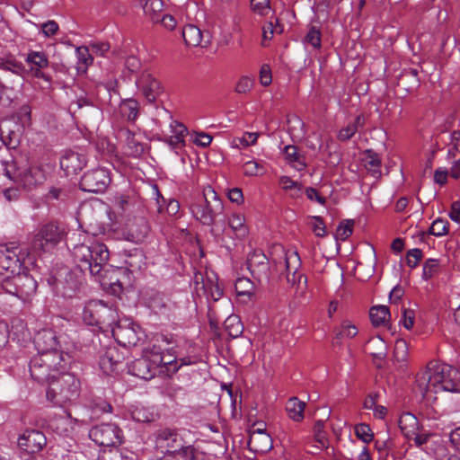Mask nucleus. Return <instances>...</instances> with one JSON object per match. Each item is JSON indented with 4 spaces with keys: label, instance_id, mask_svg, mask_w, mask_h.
Instances as JSON below:
<instances>
[{
    "label": "nucleus",
    "instance_id": "16",
    "mask_svg": "<svg viewBox=\"0 0 460 460\" xmlns=\"http://www.w3.org/2000/svg\"><path fill=\"white\" fill-rule=\"evenodd\" d=\"M45 435L39 430H26L18 438V446L29 454L39 452L46 445Z\"/></svg>",
    "mask_w": 460,
    "mask_h": 460
},
{
    "label": "nucleus",
    "instance_id": "8",
    "mask_svg": "<svg viewBox=\"0 0 460 460\" xmlns=\"http://www.w3.org/2000/svg\"><path fill=\"white\" fill-rule=\"evenodd\" d=\"M65 228L57 222H49L41 226L32 238L31 246L33 252H47L55 247L64 237Z\"/></svg>",
    "mask_w": 460,
    "mask_h": 460
},
{
    "label": "nucleus",
    "instance_id": "30",
    "mask_svg": "<svg viewBox=\"0 0 460 460\" xmlns=\"http://www.w3.org/2000/svg\"><path fill=\"white\" fill-rule=\"evenodd\" d=\"M369 316L373 325H385L390 318L389 308L386 305L372 306L369 311Z\"/></svg>",
    "mask_w": 460,
    "mask_h": 460
},
{
    "label": "nucleus",
    "instance_id": "52",
    "mask_svg": "<svg viewBox=\"0 0 460 460\" xmlns=\"http://www.w3.org/2000/svg\"><path fill=\"white\" fill-rule=\"evenodd\" d=\"M251 9L257 14L264 16L270 9V0H251Z\"/></svg>",
    "mask_w": 460,
    "mask_h": 460
},
{
    "label": "nucleus",
    "instance_id": "29",
    "mask_svg": "<svg viewBox=\"0 0 460 460\" xmlns=\"http://www.w3.org/2000/svg\"><path fill=\"white\" fill-rule=\"evenodd\" d=\"M140 104L135 99H127L120 102L119 111L128 121H135L139 114Z\"/></svg>",
    "mask_w": 460,
    "mask_h": 460
},
{
    "label": "nucleus",
    "instance_id": "36",
    "mask_svg": "<svg viewBox=\"0 0 460 460\" xmlns=\"http://www.w3.org/2000/svg\"><path fill=\"white\" fill-rule=\"evenodd\" d=\"M366 167L371 172L372 176L378 178L381 175L380 165L381 159L373 150L366 151Z\"/></svg>",
    "mask_w": 460,
    "mask_h": 460
},
{
    "label": "nucleus",
    "instance_id": "35",
    "mask_svg": "<svg viewBox=\"0 0 460 460\" xmlns=\"http://www.w3.org/2000/svg\"><path fill=\"white\" fill-rule=\"evenodd\" d=\"M224 326L226 332L232 338L239 337L243 332V325L240 318L235 314L229 315L226 319Z\"/></svg>",
    "mask_w": 460,
    "mask_h": 460
},
{
    "label": "nucleus",
    "instance_id": "11",
    "mask_svg": "<svg viewBox=\"0 0 460 460\" xmlns=\"http://www.w3.org/2000/svg\"><path fill=\"white\" fill-rule=\"evenodd\" d=\"M156 447L164 455L181 453L186 447L181 436L175 430L168 428L158 429L155 433Z\"/></svg>",
    "mask_w": 460,
    "mask_h": 460
},
{
    "label": "nucleus",
    "instance_id": "7",
    "mask_svg": "<svg viewBox=\"0 0 460 460\" xmlns=\"http://www.w3.org/2000/svg\"><path fill=\"white\" fill-rule=\"evenodd\" d=\"M204 205H195L192 212L203 225L211 226L217 216L222 214L224 205L217 193L210 186L203 190Z\"/></svg>",
    "mask_w": 460,
    "mask_h": 460
},
{
    "label": "nucleus",
    "instance_id": "49",
    "mask_svg": "<svg viewBox=\"0 0 460 460\" xmlns=\"http://www.w3.org/2000/svg\"><path fill=\"white\" fill-rule=\"evenodd\" d=\"M160 460H195L194 449L190 447L178 454L164 455Z\"/></svg>",
    "mask_w": 460,
    "mask_h": 460
},
{
    "label": "nucleus",
    "instance_id": "56",
    "mask_svg": "<svg viewBox=\"0 0 460 460\" xmlns=\"http://www.w3.org/2000/svg\"><path fill=\"white\" fill-rule=\"evenodd\" d=\"M163 349V355L165 357V361H171V363L169 364H162V366H170V367H172L173 366V368H172V371L173 372H176L178 371V369L180 368V367H178V363H177V360H176V355H175V351L173 349V348H170V349Z\"/></svg>",
    "mask_w": 460,
    "mask_h": 460
},
{
    "label": "nucleus",
    "instance_id": "21",
    "mask_svg": "<svg viewBox=\"0 0 460 460\" xmlns=\"http://www.w3.org/2000/svg\"><path fill=\"white\" fill-rule=\"evenodd\" d=\"M182 37L186 45L190 47H207L210 43L209 32H202L200 29L193 24H188L182 29Z\"/></svg>",
    "mask_w": 460,
    "mask_h": 460
},
{
    "label": "nucleus",
    "instance_id": "26",
    "mask_svg": "<svg viewBox=\"0 0 460 460\" xmlns=\"http://www.w3.org/2000/svg\"><path fill=\"white\" fill-rule=\"evenodd\" d=\"M249 448L256 453H266L272 448V438L267 432L251 431Z\"/></svg>",
    "mask_w": 460,
    "mask_h": 460
},
{
    "label": "nucleus",
    "instance_id": "42",
    "mask_svg": "<svg viewBox=\"0 0 460 460\" xmlns=\"http://www.w3.org/2000/svg\"><path fill=\"white\" fill-rule=\"evenodd\" d=\"M127 146L130 150V155L138 157L142 155L145 152V146L135 139L134 135L130 131H127Z\"/></svg>",
    "mask_w": 460,
    "mask_h": 460
},
{
    "label": "nucleus",
    "instance_id": "20",
    "mask_svg": "<svg viewBox=\"0 0 460 460\" xmlns=\"http://www.w3.org/2000/svg\"><path fill=\"white\" fill-rule=\"evenodd\" d=\"M140 328H137L132 324L122 325L117 324L112 328L113 336L123 346H136L140 341Z\"/></svg>",
    "mask_w": 460,
    "mask_h": 460
},
{
    "label": "nucleus",
    "instance_id": "2",
    "mask_svg": "<svg viewBox=\"0 0 460 460\" xmlns=\"http://www.w3.org/2000/svg\"><path fill=\"white\" fill-rule=\"evenodd\" d=\"M71 245L73 246L74 260L81 272L88 271L101 285L112 284L105 281L110 252L104 243L96 241H89L88 243L84 241L83 243H71Z\"/></svg>",
    "mask_w": 460,
    "mask_h": 460
},
{
    "label": "nucleus",
    "instance_id": "44",
    "mask_svg": "<svg viewBox=\"0 0 460 460\" xmlns=\"http://www.w3.org/2000/svg\"><path fill=\"white\" fill-rule=\"evenodd\" d=\"M353 224L354 222L352 220L341 221L336 230V238L341 241H345L348 237H349L353 232Z\"/></svg>",
    "mask_w": 460,
    "mask_h": 460
},
{
    "label": "nucleus",
    "instance_id": "3",
    "mask_svg": "<svg viewBox=\"0 0 460 460\" xmlns=\"http://www.w3.org/2000/svg\"><path fill=\"white\" fill-rule=\"evenodd\" d=\"M69 358L68 354H37L29 364L31 376L36 382L48 385L62 369H66Z\"/></svg>",
    "mask_w": 460,
    "mask_h": 460
},
{
    "label": "nucleus",
    "instance_id": "19",
    "mask_svg": "<svg viewBox=\"0 0 460 460\" xmlns=\"http://www.w3.org/2000/svg\"><path fill=\"white\" fill-rule=\"evenodd\" d=\"M25 61L31 65L30 71L34 77L43 79L48 83L51 82V76L42 71L49 66V59L44 52L31 51Z\"/></svg>",
    "mask_w": 460,
    "mask_h": 460
},
{
    "label": "nucleus",
    "instance_id": "14",
    "mask_svg": "<svg viewBox=\"0 0 460 460\" xmlns=\"http://www.w3.org/2000/svg\"><path fill=\"white\" fill-rule=\"evenodd\" d=\"M136 85L149 103L155 102L163 93L161 83L147 70L142 71L139 76H137Z\"/></svg>",
    "mask_w": 460,
    "mask_h": 460
},
{
    "label": "nucleus",
    "instance_id": "18",
    "mask_svg": "<svg viewBox=\"0 0 460 460\" xmlns=\"http://www.w3.org/2000/svg\"><path fill=\"white\" fill-rule=\"evenodd\" d=\"M149 232V226L145 217H135L130 220L124 232L125 237L128 241L132 243H141L146 237Z\"/></svg>",
    "mask_w": 460,
    "mask_h": 460
},
{
    "label": "nucleus",
    "instance_id": "40",
    "mask_svg": "<svg viewBox=\"0 0 460 460\" xmlns=\"http://www.w3.org/2000/svg\"><path fill=\"white\" fill-rule=\"evenodd\" d=\"M0 68L5 71H11L22 77L27 73L24 66L15 59L2 60L0 62Z\"/></svg>",
    "mask_w": 460,
    "mask_h": 460
},
{
    "label": "nucleus",
    "instance_id": "15",
    "mask_svg": "<svg viewBox=\"0 0 460 460\" xmlns=\"http://www.w3.org/2000/svg\"><path fill=\"white\" fill-rule=\"evenodd\" d=\"M300 264V257L296 252H292L286 255L285 268L287 282L291 286L296 285L298 288H300L302 284L305 287L307 283V278L298 271Z\"/></svg>",
    "mask_w": 460,
    "mask_h": 460
},
{
    "label": "nucleus",
    "instance_id": "58",
    "mask_svg": "<svg viewBox=\"0 0 460 460\" xmlns=\"http://www.w3.org/2000/svg\"><path fill=\"white\" fill-rule=\"evenodd\" d=\"M102 460H133L128 456L123 454L118 449L110 450L108 453H103L101 456Z\"/></svg>",
    "mask_w": 460,
    "mask_h": 460
},
{
    "label": "nucleus",
    "instance_id": "45",
    "mask_svg": "<svg viewBox=\"0 0 460 460\" xmlns=\"http://www.w3.org/2000/svg\"><path fill=\"white\" fill-rule=\"evenodd\" d=\"M305 43L311 45L314 49H320L321 48V31L319 29H316L315 27H311L306 33L305 40Z\"/></svg>",
    "mask_w": 460,
    "mask_h": 460
},
{
    "label": "nucleus",
    "instance_id": "50",
    "mask_svg": "<svg viewBox=\"0 0 460 460\" xmlns=\"http://www.w3.org/2000/svg\"><path fill=\"white\" fill-rule=\"evenodd\" d=\"M0 137L8 149H14L19 145L18 135L13 130H9L7 135H4V131L0 128Z\"/></svg>",
    "mask_w": 460,
    "mask_h": 460
},
{
    "label": "nucleus",
    "instance_id": "10",
    "mask_svg": "<svg viewBox=\"0 0 460 460\" xmlns=\"http://www.w3.org/2000/svg\"><path fill=\"white\" fill-rule=\"evenodd\" d=\"M110 172L105 168L87 171L81 178L79 186L84 192L102 193L111 183Z\"/></svg>",
    "mask_w": 460,
    "mask_h": 460
},
{
    "label": "nucleus",
    "instance_id": "34",
    "mask_svg": "<svg viewBox=\"0 0 460 460\" xmlns=\"http://www.w3.org/2000/svg\"><path fill=\"white\" fill-rule=\"evenodd\" d=\"M234 289L238 297L245 296L248 300H252L254 296L253 284L247 278H239L235 281Z\"/></svg>",
    "mask_w": 460,
    "mask_h": 460
},
{
    "label": "nucleus",
    "instance_id": "6",
    "mask_svg": "<svg viewBox=\"0 0 460 460\" xmlns=\"http://www.w3.org/2000/svg\"><path fill=\"white\" fill-rule=\"evenodd\" d=\"M83 320L88 325L111 327L117 321V313L102 301L92 300L84 307Z\"/></svg>",
    "mask_w": 460,
    "mask_h": 460
},
{
    "label": "nucleus",
    "instance_id": "57",
    "mask_svg": "<svg viewBox=\"0 0 460 460\" xmlns=\"http://www.w3.org/2000/svg\"><path fill=\"white\" fill-rule=\"evenodd\" d=\"M433 437V434H430V433H426V432H422V433H412V437H409L410 439L413 440L414 444L419 447H421L422 446L428 444L430 439L432 438Z\"/></svg>",
    "mask_w": 460,
    "mask_h": 460
},
{
    "label": "nucleus",
    "instance_id": "47",
    "mask_svg": "<svg viewBox=\"0 0 460 460\" xmlns=\"http://www.w3.org/2000/svg\"><path fill=\"white\" fill-rule=\"evenodd\" d=\"M243 172L247 176H257L262 175L265 172V169L261 164L252 160L243 164Z\"/></svg>",
    "mask_w": 460,
    "mask_h": 460
},
{
    "label": "nucleus",
    "instance_id": "27",
    "mask_svg": "<svg viewBox=\"0 0 460 460\" xmlns=\"http://www.w3.org/2000/svg\"><path fill=\"white\" fill-rule=\"evenodd\" d=\"M81 281L76 278L73 272H67L64 281L59 280L57 288L61 293L62 296L70 298L79 289Z\"/></svg>",
    "mask_w": 460,
    "mask_h": 460
},
{
    "label": "nucleus",
    "instance_id": "61",
    "mask_svg": "<svg viewBox=\"0 0 460 460\" xmlns=\"http://www.w3.org/2000/svg\"><path fill=\"white\" fill-rule=\"evenodd\" d=\"M356 132V127L348 124L346 127L342 128L339 131L338 139L341 141H347L350 139L355 135Z\"/></svg>",
    "mask_w": 460,
    "mask_h": 460
},
{
    "label": "nucleus",
    "instance_id": "51",
    "mask_svg": "<svg viewBox=\"0 0 460 460\" xmlns=\"http://www.w3.org/2000/svg\"><path fill=\"white\" fill-rule=\"evenodd\" d=\"M1 289L10 295L18 297V288L16 286V275L5 278L1 282Z\"/></svg>",
    "mask_w": 460,
    "mask_h": 460
},
{
    "label": "nucleus",
    "instance_id": "1",
    "mask_svg": "<svg viewBox=\"0 0 460 460\" xmlns=\"http://www.w3.org/2000/svg\"><path fill=\"white\" fill-rule=\"evenodd\" d=\"M415 383L423 397L429 393H455L459 391L460 373L449 365L430 361L417 374Z\"/></svg>",
    "mask_w": 460,
    "mask_h": 460
},
{
    "label": "nucleus",
    "instance_id": "32",
    "mask_svg": "<svg viewBox=\"0 0 460 460\" xmlns=\"http://www.w3.org/2000/svg\"><path fill=\"white\" fill-rule=\"evenodd\" d=\"M283 152L289 163L296 164V165H295V168L297 171H302L306 167L305 156L298 153L297 147L296 146H286L284 147Z\"/></svg>",
    "mask_w": 460,
    "mask_h": 460
},
{
    "label": "nucleus",
    "instance_id": "33",
    "mask_svg": "<svg viewBox=\"0 0 460 460\" xmlns=\"http://www.w3.org/2000/svg\"><path fill=\"white\" fill-rule=\"evenodd\" d=\"M163 6L162 0H147L143 5V11L154 22H159Z\"/></svg>",
    "mask_w": 460,
    "mask_h": 460
},
{
    "label": "nucleus",
    "instance_id": "53",
    "mask_svg": "<svg viewBox=\"0 0 460 460\" xmlns=\"http://www.w3.org/2000/svg\"><path fill=\"white\" fill-rule=\"evenodd\" d=\"M423 252L420 249L414 248L409 250L406 254V263L411 268H415L421 261Z\"/></svg>",
    "mask_w": 460,
    "mask_h": 460
},
{
    "label": "nucleus",
    "instance_id": "28",
    "mask_svg": "<svg viewBox=\"0 0 460 460\" xmlns=\"http://www.w3.org/2000/svg\"><path fill=\"white\" fill-rule=\"evenodd\" d=\"M305 403L296 397H292L286 403V411L288 417L294 421L299 422L304 419Z\"/></svg>",
    "mask_w": 460,
    "mask_h": 460
},
{
    "label": "nucleus",
    "instance_id": "54",
    "mask_svg": "<svg viewBox=\"0 0 460 460\" xmlns=\"http://www.w3.org/2000/svg\"><path fill=\"white\" fill-rule=\"evenodd\" d=\"M252 86L253 80L247 75H243L238 80L234 90L237 93H246L252 90Z\"/></svg>",
    "mask_w": 460,
    "mask_h": 460
},
{
    "label": "nucleus",
    "instance_id": "63",
    "mask_svg": "<svg viewBox=\"0 0 460 460\" xmlns=\"http://www.w3.org/2000/svg\"><path fill=\"white\" fill-rule=\"evenodd\" d=\"M126 68L131 73H137L141 66L140 60L134 57L129 56L125 61Z\"/></svg>",
    "mask_w": 460,
    "mask_h": 460
},
{
    "label": "nucleus",
    "instance_id": "5",
    "mask_svg": "<svg viewBox=\"0 0 460 460\" xmlns=\"http://www.w3.org/2000/svg\"><path fill=\"white\" fill-rule=\"evenodd\" d=\"M163 355L161 345L153 344L151 348L144 349L142 356L128 364V373L145 380H150L156 375L162 364H169Z\"/></svg>",
    "mask_w": 460,
    "mask_h": 460
},
{
    "label": "nucleus",
    "instance_id": "31",
    "mask_svg": "<svg viewBox=\"0 0 460 460\" xmlns=\"http://www.w3.org/2000/svg\"><path fill=\"white\" fill-rule=\"evenodd\" d=\"M245 219L242 214H233L229 220L228 225L237 238H243L248 234L247 226L244 224Z\"/></svg>",
    "mask_w": 460,
    "mask_h": 460
},
{
    "label": "nucleus",
    "instance_id": "23",
    "mask_svg": "<svg viewBox=\"0 0 460 460\" xmlns=\"http://www.w3.org/2000/svg\"><path fill=\"white\" fill-rule=\"evenodd\" d=\"M0 269L12 275H16L24 270L22 262L13 250L7 247H0Z\"/></svg>",
    "mask_w": 460,
    "mask_h": 460
},
{
    "label": "nucleus",
    "instance_id": "46",
    "mask_svg": "<svg viewBox=\"0 0 460 460\" xmlns=\"http://www.w3.org/2000/svg\"><path fill=\"white\" fill-rule=\"evenodd\" d=\"M358 334V328L349 322H343L341 330L336 332L335 340L342 338H353Z\"/></svg>",
    "mask_w": 460,
    "mask_h": 460
},
{
    "label": "nucleus",
    "instance_id": "43",
    "mask_svg": "<svg viewBox=\"0 0 460 460\" xmlns=\"http://www.w3.org/2000/svg\"><path fill=\"white\" fill-rule=\"evenodd\" d=\"M439 261L436 259H428L423 265L422 278L429 279L439 271Z\"/></svg>",
    "mask_w": 460,
    "mask_h": 460
},
{
    "label": "nucleus",
    "instance_id": "9",
    "mask_svg": "<svg viewBox=\"0 0 460 460\" xmlns=\"http://www.w3.org/2000/svg\"><path fill=\"white\" fill-rule=\"evenodd\" d=\"M89 437L100 447H117L122 443V431L114 423H102L93 427Z\"/></svg>",
    "mask_w": 460,
    "mask_h": 460
},
{
    "label": "nucleus",
    "instance_id": "22",
    "mask_svg": "<svg viewBox=\"0 0 460 460\" xmlns=\"http://www.w3.org/2000/svg\"><path fill=\"white\" fill-rule=\"evenodd\" d=\"M123 359V355L116 347H109L100 357L99 365L103 373L111 375L117 371Z\"/></svg>",
    "mask_w": 460,
    "mask_h": 460
},
{
    "label": "nucleus",
    "instance_id": "37",
    "mask_svg": "<svg viewBox=\"0 0 460 460\" xmlns=\"http://www.w3.org/2000/svg\"><path fill=\"white\" fill-rule=\"evenodd\" d=\"M89 47L81 46L77 47L75 49L76 57L78 59L77 62V70L85 72L87 67L93 63V58L90 54Z\"/></svg>",
    "mask_w": 460,
    "mask_h": 460
},
{
    "label": "nucleus",
    "instance_id": "64",
    "mask_svg": "<svg viewBox=\"0 0 460 460\" xmlns=\"http://www.w3.org/2000/svg\"><path fill=\"white\" fill-rule=\"evenodd\" d=\"M42 33L46 37L52 36L57 33L58 25L55 21H48L41 25Z\"/></svg>",
    "mask_w": 460,
    "mask_h": 460
},
{
    "label": "nucleus",
    "instance_id": "39",
    "mask_svg": "<svg viewBox=\"0 0 460 460\" xmlns=\"http://www.w3.org/2000/svg\"><path fill=\"white\" fill-rule=\"evenodd\" d=\"M323 428H324V422H323V420H321L315 421L314 428H313L314 438L315 442L318 444V445L314 446V447L317 450H321L327 447L326 434L323 430Z\"/></svg>",
    "mask_w": 460,
    "mask_h": 460
},
{
    "label": "nucleus",
    "instance_id": "13",
    "mask_svg": "<svg viewBox=\"0 0 460 460\" xmlns=\"http://www.w3.org/2000/svg\"><path fill=\"white\" fill-rule=\"evenodd\" d=\"M38 354H66L60 350V343L55 331L49 328L40 330L33 339Z\"/></svg>",
    "mask_w": 460,
    "mask_h": 460
},
{
    "label": "nucleus",
    "instance_id": "41",
    "mask_svg": "<svg viewBox=\"0 0 460 460\" xmlns=\"http://www.w3.org/2000/svg\"><path fill=\"white\" fill-rule=\"evenodd\" d=\"M356 437L362 442L368 444L374 438V433L370 426L367 423L357 424L354 428Z\"/></svg>",
    "mask_w": 460,
    "mask_h": 460
},
{
    "label": "nucleus",
    "instance_id": "48",
    "mask_svg": "<svg viewBox=\"0 0 460 460\" xmlns=\"http://www.w3.org/2000/svg\"><path fill=\"white\" fill-rule=\"evenodd\" d=\"M448 226L449 223L447 220L438 218L435 221H433L429 228V233L436 236H442L447 234Z\"/></svg>",
    "mask_w": 460,
    "mask_h": 460
},
{
    "label": "nucleus",
    "instance_id": "4",
    "mask_svg": "<svg viewBox=\"0 0 460 460\" xmlns=\"http://www.w3.org/2000/svg\"><path fill=\"white\" fill-rule=\"evenodd\" d=\"M80 389L79 379L74 374L62 369L47 385L46 396L55 405L63 406L75 402L79 397Z\"/></svg>",
    "mask_w": 460,
    "mask_h": 460
},
{
    "label": "nucleus",
    "instance_id": "59",
    "mask_svg": "<svg viewBox=\"0 0 460 460\" xmlns=\"http://www.w3.org/2000/svg\"><path fill=\"white\" fill-rule=\"evenodd\" d=\"M171 132L172 133V136L178 137L179 138L184 139L186 134H187V128L175 120H172L171 125Z\"/></svg>",
    "mask_w": 460,
    "mask_h": 460
},
{
    "label": "nucleus",
    "instance_id": "25",
    "mask_svg": "<svg viewBox=\"0 0 460 460\" xmlns=\"http://www.w3.org/2000/svg\"><path fill=\"white\" fill-rule=\"evenodd\" d=\"M45 176L43 172L37 166H29L23 168L18 183L22 185L28 190L43 183Z\"/></svg>",
    "mask_w": 460,
    "mask_h": 460
},
{
    "label": "nucleus",
    "instance_id": "12",
    "mask_svg": "<svg viewBox=\"0 0 460 460\" xmlns=\"http://www.w3.org/2000/svg\"><path fill=\"white\" fill-rule=\"evenodd\" d=\"M247 268L259 283H268L270 276V261L261 251H253L248 255Z\"/></svg>",
    "mask_w": 460,
    "mask_h": 460
},
{
    "label": "nucleus",
    "instance_id": "38",
    "mask_svg": "<svg viewBox=\"0 0 460 460\" xmlns=\"http://www.w3.org/2000/svg\"><path fill=\"white\" fill-rule=\"evenodd\" d=\"M2 165L4 166V175L13 181L18 183L19 178L21 177V174L23 170L22 168L18 166V163L13 159H11L10 161L3 160Z\"/></svg>",
    "mask_w": 460,
    "mask_h": 460
},
{
    "label": "nucleus",
    "instance_id": "55",
    "mask_svg": "<svg viewBox=\"0 0 460 460\" xmlns=\"http://www.w3.org/2000/svg\"><path fill=\"white\" fill-rule=\"evenodd\" d=\"M407 343L404 340H397L394 345V354L398 361H403L407 356Z\"/></svg>",
    "mask_w": 460,
    "mask_h": 460
},
{
    "label": "nucleus",
    "instance_id": "60",
    "mask_svg": "<svg viewBox=\"0 0 460 460\" xmlns=\"http://www.w3.org/2000/svg\"><path fill=\"white\" fill-rule=\"evenodd\" d=\"M305 195L308 199H310L312 201H316L317 203H319L321 205L326 204V201H327L326 199L324 197L321 196L316 189H314L313 187H307L305 189Z\"/></svg>",
    "mask_w": 460,
    "mask_h": 460
},
{
    "label": "nucleus",
    "instance_id": "62",
    "mask_svg": "<svg viewBox=\"0 0 460 460\" xmlns=\"http://www.w3.org/2000/svg\"><path fill=\"white\" fill-rule=\"evenodd\" d=\"M313 231L318 237H323L326 234L325 226L321 217H313Z\"/></svg>",
    "mask_w": 460,
    "mask_h": 460
},
{
    "label": "nucleus",
    "instance_id": "24",
    "mask_svg": "<svg viewBox=\"0 0 460 460\" xmlns=\"http://www.w3.org/2000/svg\"><path fill=\"white\" fill-rule=\"evenodd\" d=\"M16 286L18 288V298L27 301L37 289V281L24 270L16 274Z\"/></svg>",
    "mask_w": 460,
    "mask_h": 460
},
{
    "label": "nucleus",
    "instance_id": "17",
    "mask_svg": "<svg viewBox=\"0 0 460 460\" xmlns=\"http://www.w3.org/2000/svg\"><path fill=\"white\" fill-rule=\"evenodd\" d=\"M85 164V155L73 150L66 151L60 158V167L67 176L76 174Z\"/></svg>",
    "mask_w": 460,
    "mask_h": 460
}]
</instances>
